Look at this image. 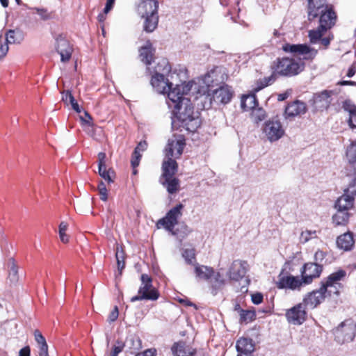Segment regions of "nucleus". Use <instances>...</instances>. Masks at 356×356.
I'll list each match as a JSON object with an SVG mask.
<instances>
[{
	"label": "nucleus",
	"instance_id": "nucleus-10",
	"mask_svg": "<svg viewBox=\"0 0 356 356\" xmlns=\"http://www.w3.org/2000/svg\"><path fill=\"white\" fill-rule=\"evenodd\" d=\"M346 271L343 269H339L336 272L331 273L325 282H322V287H325V291L331 294H339L343 286L341 283L346 277Z\"/></svg>",
	"mask_w": 356,
	"mask_h": 356
},
{
	"label": "nucleus",
	"instance_id": "nucleus-64",
	"mask_svg": "<svg viewBox=\"0 0 356 356\" xmlns=\"http://www.w3.org/2000/svg\"><path fill=\"white\" fill-rule=\"evenodd\" d=\"M19 356H30V348L26 346L22 348L19 352Z\"/></svg>",
	"mask_w": 356,
	"mask_h": 356
},
{
	"label": "nucleus",
	"instance_id": "nucleus-37",
	"mask_svg": "<svg viewBox=\"0 0 356 356\" xmlns=\"http://www.w3.org/2000/svg\"><path fill=\"white\" fill-rule=\"evenodd\" d=\"M350 214L348 211L337 210V213L332 216V222L336 226L345 225L349 219Z\"/></svg>",
	"mask_w": 356,
	"mask_h": 356
},
{
	"label": "nucleus",
	"instance_id": "nucleus-57",
	"mask_svg": "<svg viewBox=\"0 0 356 356\" xmlns=\"http://www.w3.org/2000/svg\"><path fill=\"white\" fill-rule=\"evenodd\" d=\"M34 336H35V339L37 341L38 346H41V345H44V344L47 343L44 337L42 336L41 332H39L38 330H35L34 332Z\"/></svg>",
	"mask_w": 356,
	"mask_h": 356
},
{
	"label": "nucleus",
	"instance_id": "nucleus-4",
	"mask_svg": "<svg viewBox=\"0 0 356 356\" xmlns=\"http://www.w3.org/2000/svg\"><path fill=\"white\" fill-rule=\"evenodd\" d=\"M170 71L171 66L166 59H162L155 67L151 79V85L158 93L168 95V92L174 89L172 83L165 77Z\"/></svg>",
	"mask_w": 356,
	"mask_h": 356
},
{
	"label": "nucleus",
	"instance_id": "nucleus-20",
	"mask_svg": "<svg viewBox=\"0 0 356 356\" xmlns=\"http://www.w3.org/2000/svg\"><path fill=\"white\" fill-rule=\"evenodd\" d=\"M213 101L216 105L226 104L229 103L233 96L231 88L225 85L214 90L213 92Z\"/></svg>",
	"mask_w": 356,
	"mask_h": 356
},
{
	"label": "nucleus",
	"instance_id": "nucleus-21",
	"mask_svg": "<svg viewBox=\"0 0 356 356\" xmlns=\"http://www.w3.org/2000/svg\"><path fill=\"white\" fill-rule=\"evenodd\" d=\"M326 293L327 292L325 291V287L321 286L319 289L309 293L304 298L302 303L305 307L313 309L324 300Z\"/></svg>",
	"mask_w": 356,
	"mask_h": 356
},
{
	"label": "nucleus",
	"instance_id": "nucleus-54",
	"mask_svg": "<svg viewBox=\"0 0 356 356\" xmlns=\"http://www.w3.org/2000/svg\"><path fill=\"white\" fill-rule=\"evenodd\" d=\"M325 257V253L322 250H317L314 254L315 263L318 264H321L323 266V262Z\"/></svg>",
	"mask_w": 356,
	"mask_h": 356
},
{
	"label": "nucleus",
	"instance_id": "nucleus-31",
	"mask_svg": "<svg viewBox=\"0 0 356 356\" xmlns=\"http://www.w3.org/2000/svg\"><path fill=\"white\" fill-rule=\"evenodd\" d=\"M195 273L196 277L200 280H209L212 277L214 274V270L212 268L196 264L195 266Z\"/></svg>",
	"mask_w": 356,
	"mask_h": 356
},
{
	"label": "nucleus",
	"instance_id": "nucleus-6",
	"mask_svg": "<svg viewBox=\"0 0 356 356\" xmlns=\"http://www.w3.org/2000/svg\"><path fill=\"white\" fill-rule=\"evenodd\" d=\"M334 334L339 343L352 341L356 334V323L351 319L344 321L334 330Z\"/></svg>",
	"mask_w": 356,
	"mask_h": 356
},
{
	"label": "nucleus",
	"instance_id": "nucleus-42",
	"mask_svg": "<svg viewBox=\"0 0 356 356\" xmlns=\"http://www.w3.org/2000/svg\"><path fill=\"white\" fill-rule=\"evenodd\" d=\"M8 279L13 284H16L19 280L17 267L13 259L10 262Z\"/></svg>",
	"mask_w": 356,
	"mask_h": 356
},
{
	"label": "nucleus",
	"instance_id": "nucleus-45",
	"mask_svg": "<svg viewBox=\"0 0 356 356\" xmlns=\"http://www.w3.org/2000/svg\"><path fill=\"white\" fill-rule=\"evenodd\" d=\"M318 237L316 230H305L301 232L300 236V241L302 243L308 242L309 240L316 238Z\"/></svg>",
	"mask_w": 356,
	"mask_h": 356
},
{
	"label": "nucleus",
	"instance_id": "nucleus-38",
	"mask_svg": "<svg viewBox=\"0 0 356 356\" xmlns=\"http://www.w3.org/2000/svg\"><path fill=\"white\" fill-rule=\"evenodd\" d=\"M258 106V102L254 95H248L243 97L241 106L245 111H252Z\"/></svg>",
	"mask_w": 356,
	"mask_h": 356
},
{
	"label": "nucleus",
	"instance_id": "nucleus-55",
	"mask_svg": "<svg viewBox=\"0 0 356 356\" xmlns=\"http://www.w3.org/2000/svg\"><path fill=\"white\" fill-rule=\"evenodd\" d=\"M141 154L140 153H138L136 154L135 152L134 151V153H133V155H132V158H131V166L135 168H136L137 166H138L139 163H140V159H141Z\"/></svg>",
	"mask_w": 356,
	"mask_h": 356
},
{
	"label": "nucleus",
	"instance_id": "nucleus-29",
	"mask_svg": "<svg viewBox=\"0 0 356 356\" xmlns=\"http://www.w3.org/2000/svg\"><path fill=\"white\" fill-rule=\"evenodd\" d=\"M337 247L344 250H350L354 245L353 234L350 232L340 235L337 238Z\"/></svg>",
	"mask_w": 356,
	"mask_h": 356
},
{
	"label": "nucleus",
	"instance_id": "nucleus-25",
	"mask_svg": "<svg viewBox=\"0 0 356 356\" xmlns=\"http://www.w3.org/2000/svg\"><path fill=\"white\" fill-rule=\"evenodd\" d=\"M236 348L238 352L237 356H250V354L254 350V346L252 340L247 338H241L236 341Z\"/></svg>",
	"mask_w": 356,
	"mask_h": 356
},
{
	"label": "nucleus",
	"instance_id": "nucleus-51",
	"mask_svg": "<svg viewBox=\"0 0 356 356\" xmlns=\"http://www.w3.org/2000/svg\"><path fill=\"white\" fill-rule=\"evenodd\" d=\"M83 114L84 115H80V120L82 122V124L92 127L93 123L91 115L86 111L83 112Z\"/></svg>",
	"mask_w": 356,
	"mask_h": 356
},
{
	"label": "nucleus",
	"instance_id": "nucleus-16",
	"mask_svg": "<svg viewBox=\"0 0 356 356\" xmlns=\"http://www.w3.org/2000/svg\"><path fill=\"white\" fill-rule=\"evenodd\" d=\"M226 76L223 67L218 66L214 67L204 76L202 83L205 84L207 88L218 86L225 81Z\"/></svg>",
	"mask_w": 356,
	"mask_h": 356
},
{
	"label": "nucleus",
	"instance_id": "nucleus-1",
	"mask_svg": "<svg viewBox=\"0 0 356 356\" xmlns=\"http://www.w3.org/2000/svg\"><path fill=\"white\" fill-rule=\"evenodd\" d=\"M197 89L191 82H184L176 85L174 89L168 92L167 104L170 108H173L172 122L175 119L180 122L182 126L186 127L190 131H195L200 126L199 113L193 111V106L191 97L192 90Z\"/></svg>",
	"mask_w": 356,
	"mask_h": 356
},
{
	"label": "nucleus",
	"instance_id": "nucleus-35",
	"mask_svg": "<svg viewBox=\"0 0 356 356\" xmlns=\"http://www.w3.org/2000/svg\"><path fill=\"white\" fill-rule=\"evenodd\" d=\"M164 181H161V184L166 188L167 191L173 194L175 193L179 188V181L177 178L173 177H163Z\"/></svg>",
	"mask_w": 356,
	"mask_h": 356
},
{
	"label": "nucleus",
	"instance_id": "nucleus-2",
	"mask_svg": "<svg viewBox=\"0 0 356 356\" xmlns=\"http://www.w3.org/2000/svg\"><path fill=\"white\" fill-rule=\"evenodd\" d=\"M305 67V64L301 60H296L294 58L283 57L277 58L275 61L274 74L268 77H264L260 80L254 89L258 92L264 88L272 84L275 81V75L279 74L284 76H293L300 73Z\"/></svg>",
	"mask_w": 356,
	"mask_h": 356
},
{
	"label": "nucleus",
	"instance_id": "nucleus-8",
	"mask_svg": "<svg viewBox=\"0 0 356 356\" xmlns=\"http://www.w3.org/2000/svg\"><path fill=\"white\" fill-rule=\"evenodd\" d=\"M262 132L268 140L273 143L284 136L285 130L279 120L273 118L264 122L262 127Z\"/></svg>",
	"mask_w": 356,
	"mask_h": 356
},
{
	"label": "nucleus",
	"instance_id": "nucleus-15",
	"mask_svg": "<svg viewBox=\"0 0 356 356\" xmlns=\"http://www.w3.org/2000/svg\"><path fill=\"white\" fill-rule=\"evenodd\" d=\"M287 321L293 325H301L307 318L305 305L298 303L286 310L285 314Z\"/></svg>",
	"mask_w": 356,
	"mask_h": 356
},
{
	"label": "nucleus",
	"instance_id": "nucleus-58",
	"mask_svg": "<svg viewBox=\"0 0 356 356\" xmlns=\"http://www.w3.org/2000/svg\"><path fill=\"white\" fill-rule=\"evenodd\" d=\"M252 301L255 305H259L263 301V295L260 293H256L252 295Z\"/></svg>",
	"mask_w": 356,
	"mask_h": 356
},
{
	"label": "nucleus",
	"instance_id": "nucleus-41",
	"mask_svg": "<svg viewBox=\"0 0 356 356\" xmlns=\"http://www.w3.org/2000/svg\"><path fill=\"white\" fill-rule=\"evenodd\" d=\"M99 175L108 184L113 182V178L115 177V172L109 168L106 170V166L98 168Z\"/></svg>",
	"mask_w": 356,
	"mask_h": 356
},
{
	"label": "nucleus",
	"instance_id": "nucleus-53",
	"mask_svg": "<svg viewBox=\"0 0 356 356\" xmlns=\"http://www.w3.org/2000/svg\"><path fill=\"white\" fill-rule=\"evenodd\" d=\"M344 193L353 195V197L356 195V178L352 181L349 187L344 191Z\"/></svg>",
	"mask_w": 356,
	"mask_h": 356
},
{
	"label": "nucleus",
	"instance_id": "nucleus-47",
	"mask_svg": "<svg viewBox=\"0 0 356 356\" xmlns=\"http://www.w3.org/2000/svg\"><path fill=\"white\" fill-rule=\"evenodd\" d=\"M186 262L188 264H193L195 259V253L193 248L185 249L182 253Z\"/></svg>",
	"mask_w": 356,
	"mask_h": 356
},
{
	"label": "nucleus",
	"instance_id": "nucleus-44",
	"mask_svg": "<svg viewBox=\"0 0 356 356\" xmlns=\"http://www.w3.org/2000/svg\"><path fill=\"white\" fill-rule=\"evenodd\" d=\"M251 113L252 118L256 122L263 120L266 118V111L260 107H255Z\"/></svg>",
	"mask_w": 356,
	"mask_h": 356
},
{
	"label": "nucleus",
	"instance_id": "nucleus-50",
	"mask_svg": "<svg viewBox=\"0 0 356 356\" xmlns=\"http://www.w3.org/2000/svg\"><path fill=\"white\" fill-rule=\"evenodd\" d=\"M98 191L100 195V199L102 201H106L108 198L107 188L105 184L101 181L98 185Z\"/></svg>",
	"mask_w": 356,
	"mask_h": 356
},
{
	"label": "nucleus",
	"instance_id": "nucleus-39",
	"mask_svg": "<svg viewBox=\"0 0 356 356\" xmlns=\"http://www.w3.org/2000/svg\"><path fill=\"white\" fill-rule=\"evenodd\" d=\"M75 209L76 212L80 213L91 212V203L90 197H88L85 200L78 202L75 206Z\"/></svg>",
	"mask_w": 356,
	"mask_h": 356
},
{
	"label": "nucleus",
	"instance_id": "nucleus-22",
	"mask_svg": "<svg viewBox=\"0 0 356 356\" xmlns=\"http://www.w3.org/2000/svg\"><path fill=\"white\" fill-rule=\"evenodd\" d=\"M158 0H141L138 5L137 12L140 17L158 14Z\"/></svg>",
	"mask_w": 356,
	"mask_h": 356
},
{
	"label": "nucleus",
	"instance_id": "nucleus-36",
	"mask_svg": "<svg viewBox=\"0 0 356 356\" xmlns=\"http://www.w3.org/2000/svg\"><path fill=\"white\" fill-rule=\"evenodd\" d=\"M210 280L212 284V293L216 295L218 291L225 285V280L219 272H214Z\"/></svg>",
	"mask_w": 356,
	"mask_h": 356
},
{
	"label": "nucleus",
	"instance_id": "nucleus-19",
	"mask_svg": "<svg viewBox=\"0 0 356 356\" xmlns=\"http://www.w3.org/2000/svg\"><path fill=\"white\" fill-rule=\"evenodd\" d=\"M247 272V263L241 260H235L232 262L227 275L231 280L239 281L245 277Z\"/></svg>",
	"mask_w": 356,
	"mask_h": 356
},
{
	"label": "nucleus",
	"instance_id": "nucleus-13",
	"mask_svg": "<svg viewBox=\"0 0 356 356\" xmlns=\"http://www.w3.org/2000/svg\"><path fill=\"white\" fill-rule=\"evenodd\" d=\"M335 92L333 90H323L314 94L311 100L313 109L315 111H323L329 108L333 100Z\"/></svg>",
	"mask_w": 356,
	"mask_h": 356
},
{
	"label": "nucleus",
	"instance_id": "nucleus-26",
	"mask_svg": "<svg viewBox=\"0 0 356 356\" xmlns=\"http://www.w3.org/2000/svg\"><path fill=\"white\" fill-rule=\"evenodd\" d=\"M354 204V197L348 193H344L339 197L334 204V208L337 210L348 211L353 208Z\"/></svg>",
	"mask_w": 356,
	"mask_h": 356
},
{
	"label": "nucleus",
	"instance_id": "nucleus-49",
	"mask_svg": "<svg viewBox=\"0 0 356 356\" xmlns=\"http://www.w3.org/2000/svg\"><path fill=\"white\" fill-rule=\"evenodd\" d=\"M240 316L242 321H251L254 318L255 314L252 311L241 309Z\"/></svg>",
	"mask_w": 356,
	"mask_h": 356
},
{
	"label": "nucleus",
	"instance_id": "nucleus-60",
	"mask_svg": "<svg viewBox=\"0 0 356 356\" xmlns=\"http://www.w3.org/2000/svg\"><path fill=\"white\" fill-rule=\"evenodd\" d=\"M156 350L154 348L147 349L146 350L136 354L135 356H155Z\"/></svg>",
	"mask_w": 356,
	"mask_h": 356
},
{
	"label": "nucleus",
	"instance_id": "nucleus-40",
	"mask_svg": "<svg viewBox=\"0 0 356 356\" xmlns=\"http://www.w3.org/2000/svg\"><path fill=\"white\" fill-rule=\"evenodd\" d=\"M327 30L321 29L320 25L316 29L309 31V40H310L311 43H312V44L318 43L319 40H321V38H322V36L323 35L324 33Z\"/></svg>",
	"mask_w": 356,
	"mask_h": 356
},
{
	"label": "nucleus",
	"instance_id": "nucleus-3",
	"mask_svg": "<svg viewBox=\"0 0 356 356\" xmlns=\"http://www.w3.org/2000/svg\"><path fill=\"white\" fill-rule=\"evenodd\" d=\"M324 0H308V19L313 20L321 14V29L327 30L334 25L337 15L332 8L324 6Z\"/></svg>",
	"mask_w": 356,
	"mask_h": 356
},
{
	"label": "nucleus",
	"instance_id": "nucleus-5",
	"mask_svg": "<svg viewBox=\"0 0 356 356\" xmlns=\"http://www.w3.org/2000/svg\"><path fill=\"white\" fill-rule=\"evenodd\" d=\"M141 286L138 289V294L131 298V302L149 300H156L159 297L158 291L152 286V278L147 274L141 275Z\"/></svg>",
	"mask_w": 356,
	"mask_h": 356
},
{
	"label": "nucleus",
	"instance_id": "nucleus-30",
	"mask_svg": "<svg viewBox=\"0 0 356 356\" xmlns=\"http://www.w3.org/2000/svg\"><path fill=\"white\" fill-rule=\"evenodd\" d=\"M24 40V33L19 29H10L6 33L5 44H19Z\"/></svg>",
	"mask_w": 356,
	"mask_h": 356
},
{
	"label": "nucleus",
	"instance_id": "nucleus-61",
	"mask_svg": "<svg viewBox=\"0 0 356 356\" xmlns=\"http://www.w3.org/2000/svg\"><path fill=\"white\" fill-rule=\"evenodd\" d=\"M119 312L117 307H115L114 309L111 311V312L109 314L108 320L110 322L115 321L118 317Z\"/></svg>",
	"mask_w": 356,
	"mask_h": 356
},
{
	"label": "nucleus",
	"instance_id": "nucleus-62",
	"mask_svg": "<svg viewBox=\"0 0 356 356\" xmlns=\"http://www.w3.org/2000/svg\"><path fill=\"white\" fill-rule=\"evenodd\" d=\"M147 144L146 141H141L138 144V145L134 149V152L136 154H137V152L140 153L142 152H144L147 149Z\"/></svg>",
	"mask_w": 356,
	"mask_h": 356
},
{
	"label": "nucleus",
	"instance_id": "nucleus-27",
	"mask_svg": "<svg viewBox=\"0 0 356 356\" xmlns=\"http://www.w3.org/2000/svg\"><path fill=\"white\" fill-rule=\"evenodd\" d=\"M140 58L142 62L147 65V70H150L149 65L151 64L154 56L152 44L149 41L140 49Z\"/></svg>",
	"mask_w": 356,
	"mask_h": 356
},
{
	"label": "nucleus",
	"instance_id": "nucleus-12",
	"mask_svg": "<svg viewBox=\"0 0 356 356\" xmlns=\"http://www.w3.org/2000/svg\"><path fill=\"white\" fill-rule=\"evenodd\" d=\"M275 284L279 289H289L291 291H300L305 284L300 277L285 274L283 271L279 274Z\"/></svg>",
	"mask_w": 356,
	"mask_h": 356
},
{
	"label": "nucleus",
	"instance_id": "nucleus-18",
	"mask_svg": "<svg viewBox=\"0 0 356 356\" xmlns=\"http://www.w3.org/2000/svg\"><path fill=\"white\" fill-rule=\"evenodd\" d=\"M56 50L60 56V61L68 62L72 56L73 49L68 40L61 35L56 39Z\"/></svg>",
	"mask_w": 356,
	"mask_h": 356
},
{
	"label": "nucleus",
	"instance_id": "nucleus-46",
	"mask_svg": "<svg viewBox=\"0 0 356 356\" xmlns=\"http://www.w3.org/2000/svg\"><path fill=\"white\" fill-rule=\"evenodd\" d=\"M67 226H68L67 223L65 222H61L59 225V231H58L59 237H60V241L65 243H66L69 241V236L65 233V232L67 229Z\"/></svg>",
	"mask_w": 356,
	"mask_h": 356
},
{
	"label": "nucleus",
	"instance_id": "nucleus-24",
	"mask_svg": "<svg viewBox=\"0 0 356 356\" xmlns=\"http://www.w3.org/2000/svg\"><path fill=\"white\" fill-rule=\"evenodd\" d=\"M307 108L305 104L300 101H295L289 104L285 108V118H293L305 113Z\"/></svg>",
	"mask_w": 356,
	"mask_h": 356
},
{
	"label": "nucleus",
	"instance_id": "nucleus-32",
	"mask_svg": "<svg viewBox=\"0 0 356 356\" xmlns=\"http://www.w3.org/2000/svg\"><path fill=\"white\" fill-rule=\"evenodd\" d=\"M177 163L175 159L166 158L162 165L163 177H173L177 172Z\"/></svg>",
	"mask_w": 356,
	"mask_h": 356
},
{
	"label": "nucleus",
	"instance_id": "nucleus-33",
	"mask_svg": "<svg viewBox=\"0 0 356 356\" xmlns=\"http://www.w3.org/2000/svg\"><path fill=\"white\" fill-rule=\"evenodd\" d=\"M144 19L143 30L147 33L153 32L157 27L159 23V15H151L141 17Z\"/></svg>",
	"mask_w": 356,
	"mask_h": 356
},
{
	"label": "nucleus",
	"instance_id": "nucleus-56",
	"mask_svg": "<svg viewBox=\"0 0 356 356\" xmlns=\"http://www.w3.org/2000/svg\"><path fill=\"white\" fill-rule=\"evenodd\" d=\"M68 95H69V101H70V103L72 107V108L76 112V113H80L81 112V110L78 104V103L76 102V101L75 100L74 97H73V95H72V93H68Z\"/></svg>",
	"mask_w": 356,
	"mask_h": 356
},
{
	"label": "nucleus",
	"instance_id": "nucleus-59",
	"mask_svg": "<svg viewBox=\"0 0 356 356\" xmlns=\"http://www.w3.org/2000/svg\"><path fill=\"white\" fill-rule=\"evenodd\" d=\"M38 356H49L47 343L38 346Z\"/></svg>",
	"mask_w": 356,
	"mask_h": 356
},
{
	"label": "nucleus",
	"instance_id": "nucleus-9",
	"mask_svg": "<svg viewBox=\"0 0 356 356\" xmlns=\"http://www.w3.org/2000/svg\"><path fill=\"white\" fill-rule=\"evenodd\" d=\"M184 208V206L181 203L173 207L168 211L164 218L159 220L158 224L161 225L167 231L175 235L174 228L177 225L178 220L182 216Z\"/></svg>",
	"mask_w": 356,
	"mask_h": 356
},
{
	"label": "nucleus",
	"instance_id": "nucleus-11",
	"mask_svg": "<svg viewBox=\"0 0 356 356\" xmlns=\"http://www.w3.org/2000/svg\"><path fill=\"white\" fill-rule=\"evenodd\" d=\"M282 50L286 53H291L294 56L302 57L303 60H312L317 55L318 51L311 48L306 44H284Z\"/></svg>",
	"mask_w": 356,
	"mask_h": 356
},
{
	"label": "nucleus",
	"instance_id": "nucleus-14",
	"mask_svg": "<svg viewBox=\"0 0 356 356\" xmlns=\"http://www.w3.org/2000/svg\"><path fill=\"white\" fill-rule=\"evenodd\" d=\"M185 146V140L182 136L178 137L173 136L168 140L167 146L165 149V158L177 159L183 152Z\"/></svg>",
	"mask_w": 356,
	"mask_h": 356
},
{
	"label": "nucleus",
	"instance_id": "nucleus-43",
	"mask_svg": "<svg viewBox=\"0 0 356 356\" xmlns=\"http://www.w3.org/2000/svg\"><path fill=\"white\" fill-rule=\"evenodd\" d=\"M346 156L350 163H356V140L351 141L346 150Z\"/></svg>",
	"mask_w": 356,
	"mask_h": 356
},
{
	"label": "nucleus",
	"instance_id": "nucleus-23",
	"mask_svg": "<svg viewBox=\"0 0 356 356\" xmlns=\"http://www.w3.org/2000/svg\"><path fill=\"white\" fill-rule=\"evenodd\" d=\"M174 356H195L196 349L184 341L175 343L171 348Z\"/></svg>",
	"mask_w": 356,
	"mask_h": 356
},
{
	"label": "nucleus",
	"instance_id": "nucleus-34",
	"mask_svg": "<svg viewBox=\"0 0 356 356\" xmlns=\"http://www.w3.org/2000/svg\"><path fill=\"white\" fill-rule=\"evenodd\" d=\"M343 108L348 112V124L351 128L356 127V106L352 104L350 100H346L343 104Z\"/></svg>",
	"mask_w": 356,
	"mask_h": 356
},
{
	"label": "nucleus",
	"instance_id": "nucleus-52",
	"mask_svg": "<svg viewBox=\"0 0 356 356\" xmlns=\"http://www.w3.org/2000/svg\"><path fill=\"white\" fill-rule=\"evenodd\" d=\"M123 348V342L118 341L113 348L111 356H118V354L122 351Z\"/></svg>",
	"mask_w": 356,
	"mask_h": 356
},
{
	"label": "nucleus",
	"instance_id": "nucleus-28",
	"mask_svg": "<svg viewBox=\"0 0 356 356\" xmlns=\"http://www.w3.org/2000/svg\"><path fill=\"white\" fill-rule=\"evenodd\" d=\"M123 346L126 347L131 354H134L142 348V341L138 336L131 334L127 337Z\"/></svg>",
	"mask_w": 356,
	"mask_h": 356
},
{
	"label": "nucleus",
	"instance_id": "nucleus-63",
	"mask_svg": "<svg viewBox=\"0 0 356 356\" xmlns=\"http://www.w3.org/2000/svg\"><path fill=\"white\" fill-rule=\"evenodd\" d=\"M106 154L99 152L98 154V168L106 166Z\"/></svg>",
	"mask_w": 356,
	"mask_h": 356
},
{
	"label": "nucleus",
	"instance_id": "nucleus-17",
	"mask_svg": "<svg viewBox=\"0 0 356 356\" xmlns=\"http://www.w3.org/2000/svg\"><path fill=\"white\" fill-rule=\"evenodd\" d=\"M323 266L317 263H307L301 270L302 280L305 284H310L314 278L318 277L322 272Z\"/></svg>",
	"mask_w": 356,
	"mask_h": 356
},
{
	"label": "nucleus",
	"instance_id": "nucleus-48",
	"mask_svg": "<svg viewBox=\"0 0 356 356\" xmlns=\"http://www.w3.org/2000/svg\"><path fill=\"white\" fill-rule=\"evenodd\" d=\"M115 257L117 260L118 269L120 271V273H121L122 269L124 268L125 263L124 261V252L122 250H120L119 247H117Z\"/></svg>",
	"mask_w": 356,
	"mask_h": 356
},
{
	"label": "nucleus",
	"instance_id": "nucleus-7",
	"mask_svg": "<svg viewBox=\"0 0 356 356\" xmlns=\"http://www.w3.org/2000/svg\"><path fill=\"white\" fill-rule=\"evenodd\" d=\"M193 86H197V89L192 90L191 97L193 102H197V106L203 109L209 108L212 104H216L213 101V93H210L209 88L200 86L199 83L191 81Z\"/></svg>",
	"mask_w": 356,
	"mask_h": 356
}]
</instances>
